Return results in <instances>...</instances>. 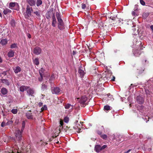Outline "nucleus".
<instances>
[{
  "label": "nucleus",
  "instance_id": "44",
  "mask_svg": "<svg viewBox=\"0 0 153 153\" xmlns=\"http://www.w3.org/2000/svg\"><path fill=\"white\" fill-rule=\"evenodd\" d=\"M86 5L84 3L82 4V9H85L86 7Z\"/></svg>",
  "mask_w": 153,
  "mask_h": 153
},
{
  "label": "nucleus",
  "instance_id": "25",
  "mask_svg": "<svg viewBox=\"0 0 153 153\" xmlns=\"http://www.w3.org/2000/svg\"><path fill=\"white\" fill-rule=\"evenodd\" d=\"M111 107L110 106L108 105H106L104 106V110L105 111H108L111 109Z\"/></svg>",
  "mask_w": 153,
  "mask_h": 153
},
{
  "label": "nucleus",
  "instance_id": "13",
  "mask_svg": "<svg viewBox=\"0 0 153 153\" xmlns=\"http://www.w3.org/2000/svg\"><path fill=\"white\" fill-rule=\"evenodd\" d=\"M27 3L31 6H35L36 1L34 0H27Z\"/></svg>",
  "mask_w": 153,
  "mask_h": 153
},
{
  "label": "nucleus",
  "instance_id": "10",
  "mask_svg": "<svg viewBox=\"0 0 153 153\" xmlns=\"http://www.w3.org/2000/svg\"><path fill=\"white\" fill-rule=\"evenodd\" d=\"M26 116L27 118L28 119H32L33 118V115H32L30 111L26 113Z\"/></svg>",
  "mask_w": 153,
  "mask_h": 153
},
{
  "label": "nucleus",
  "instance_id": "1",
  "mask_svg": "<svg viewBox=\"0 0 153 153\" xmlns=\"http://www.w3.org/2000/svg\"><path fill=\"white\" fill-rule=\"evenodd\" d=\"M56 15L58 22V28L60 30H62L65 28V25L60 15L58 12H56Z\"/></svg>",
  "mask_w": 153,
  "mask_h": 153
},
{
  "label": "nucleus",
  "instance_id": "46",
  "mask_svg": "<svg viewBox=\"0 0 153 153\" xmlns=\"http://www.w3.org/2000/svg\"><path fill=\"white\" fill-rule=\"evenodd\" d=\"M1 127H4V126H6V123H5V122H3L1 123Z\"/></svg>",
  "mask_w": 153,
  "mask_h": 153
},
{
  "label": "nucleus",
  "instance_id": "21",
  "mask_svg": "<svg viewBox=\"0 0 153 153\" xmlns=\"http://www.w3.org/2000/svg\"><path fill=\"white\" fill-rule=\"evenodd\" d=\"M1 92L3 95H5L7 93V91L5 88H3L1 90Z\"/></svg>",
  "mask_w": 153,
  "mask_h": 153
},
{
  "label": "nucleus",
  "instance_id": "43",
  "mask_svg": "<svg viewBox=\"0 0 153 153\" xmlns=\"http://www.w3.org/2000/svg\"><path fill=\"white\" fill-rule=\"evenodd\" d=\"M151 82H152L153 83V77L150 79L148 80V83H150Z\"/></svg>",
  "mask_w": 153,
  "mask_h": 153
},
{
  "label": "nucleus",
  "instance_id": "11",
  "mask_svg": "<svg viewBox=\"0 0 153 153\" xmlns=\"http://www.w3.org/2000/svg\"><path fill=\"white\" fill-rule=\"evenodd\" d=\"M56 23V19L55 18V14L53 13L52 16V25L53 27H55V24Z\"/></svg>",
  "mask_w": 153,
  "mask_h": 153
},
{
  "label": "nucleus",
  "instance_id": "9",
  "mask_svg": "<svg viewBox=\"0 0 153 153\" xmlns=\"http://www.w3.org/2000/svg\"><path fill=\"white\" fill-rule=\"evenodd\" d=\"M78 73L80 74V76L81 78L83 77L85 74L84 70H83V68L82 67H80L79 68L78 70Z\"/></svg>",
  "mask_w": 153,
  "mask_h": 153
},
{
  "label": "nucleus",
  "instance_id": "6",
  "mask_svg": "<svg viewBox=\"0 0 153 153\" xmlns=\"http://www.w3.org/2000/svg\"><path fill=\"white\" fill-rule=\"evenodd\" d=\"M61 90L59 87H55L52 90V92L53 94H58L60 92Z\"/></svg>",
  "mask_w": 153,
  "mask_h": 153
},
{
  "label": "nucleus",
  "instance_id": "22",
  "mask_svg": "<svg viewBox=\"0 0 153 153\" xmlns=\"http://www.w3.org/2000/svg\"><path fill=\"white\" fill-rule=\"evenodd\" d=\"M1 82L7 85H10V82L7 80L5 79H2L1 80Z\"/></svg>",
  "mask_w": 153,
  "mask_h": 153
},
{
  "label": "nucleus",
  "instance_id": "38",
  "mask_svg": "<svg viewBox=\"0 0 153 153\" xmlns=\"http://www.w3.org/2000/svg\"><path fill=\"white\" fill-rule=\"evenodd\" d=\"M47 108V107L46 105H45L43 107H42L41 109V111H43L44 110H46Z\"/></svg>",
  "mask_w": 153,
  "mask_h": 153
},
{
  "label": "nucleus",
  "instance_id": "37",
  "mask_svg": "<svg viewBox=\"0 0 153 153\" xmlns=\"http://www.w3.org/2000/svg\"><path fill=\"white\" fill-rule=\"evenodd\" d=\"M101 137L104 139H106L107 138V136L106 134H104L101 135Z\"/></svg>",
  "mask_w": 153,
  "mask_h": 153
},
{
  "label": "nucleus",
  "instance_id": "29",
  "mask_svg": "<svg viewBox=\"0 0 153 153\" xmlns=\"http://www.w3.org/2000/svg\"><path fill=\"white\" fill-rule=\"evenodd\" d=\"M149 15V13L147 12L144 13L143 15V17L144 19H146Z\"/></svg>",
  "mask_w": 153,
  "mask_h": 153
},
{
  "label": "nucleus",
  "instance_id": "17",
  "mask_svg": "<svg viewBox=\"0 0 153 153\" xmlns=\"http://www.w3.org/2000/svg\"><path fill=\"white\" fill-rule=\"evenodd\" d=\"M29 88V87L22 85L20 87V90L22 92H23L24 91L27 90Z\"/></svg>",
  "mask_w": 153,
  "mask_h": 153
},
{
  "label": "nucleus",
  "instance_id": "40",
  "mask_svg": "<svg viewBox=\"0 0 153 153\" xmlns=\"http://www.w3.org/2000/svg\"><path fill=\"white\" fill-rule=\"evenodd\" d=\"M145 92H146V94H147V95L148 96L149 95H150V93L149 90H146Z\"/></svg>",
  "mask_w": 153,
  "mask_h": 153
},
{
  "label": "nucleus",
  "instance_id": "63",
  "mask_svg": "<svg viewBox=\"0 0 153 153\" xmlns=\"http://www.w3.org/2000/svg\"><path fill=\"white\" fill-rule=\"evenodd\" d=\"M116 140L118 141V142H120L121 141V140H119V139H117V140Z\"/></svg>",
  "mask_w": 153,
  "mask_h": 153
},
{
  "label": "nucleus",
  "instance_id": "64",
  "mask_svg": "<svg viewBox=\"0 0 153 153\" xmlns=\"http://www.w3.org/2000/svg\"><path fill=\"white\" fill-rule=\"evenodd\" d=\"M3 74H4L5 75H6V72L5 71H4L3 72Z\"/></svg>",
  "mask_w": 153,
  "mask_h": 153
},
{
  "label": "nucleus",
  "instance_id": "20",
  "mask_svg": "<svg viewBox=\"0 0 153 153\" xmlns=\"http://www.w3.org/2000/svg\"><path fill=\"white\" fill-rule=\"evenodd\" d=\"M7 41L6 39H1L0 42V44H1L2 45H6L7 43Z\"/></svg>",
  "mask_w": 153,
  "mask_h": 153
},
{
  "label": "nucleus",
  "instance_id": "41",
  "mask_svg": "<svg viewBox=\"0 0 153 153\" xmlns=\"http://www.w3.org/2000/svg\"><path fill=\"white\" fill-rule=\"evenodd\" d=\"M12 123H13V121H8L6 123V125H9L10 124H12Z\"/></svg>",
  "mask_w": 153,
  "mask_h": 153
},
{
  "label": "nucleus",
  "instance_id": "7",
  "mask_svg": "<svg viewBox=\"0 0 153 153\" xmlns=\"http://www.w3.org/2000/svg\"><path fill=\"white\" fill-rule=\"evenodd\" d=\"M41 52V50L39 47H36L34 49L33 52L36 55H39L40 54Z\"/></svg>",
  "mask_w": 153,
  "mask_h": 153
},
{
  "label": "nucleus",
  "instance_id": "50",
  "mask_svg": "<svg viewBox=\"0 0 153 153\" xmlns=\"http://www.w3.org/2000/svg\"><path fill=\"white\" fill-rule=\"evenodd\" d=\"M11 24L13 26L14 25V21L13 20H12L11 22Z\"/></svg>",
  "mask_w": 153,
  "mask_h": 153
},
{
  "label": "nucleus",
  "instance_id": "31",
  "mask_svg": "<svg viewBox=\"0 0 153 153\" xmlns=\"http://www.w3.org/2000/svg\"><path fill=\"white\" fill-rule=\"evenodd\" d=\"M42 3V1L41 0H37L36 2V5L38 7L41 5Z\"/></svg>",
  "mask_w": 153,
  "mask_h": 153
},
{
  "label": "nucleus",
  "instance_id": "61",
  "mask_svg": "<svg viewBox=\"0 0 153 153\" xmlns=\"http://www.w3.org/2000/svg\"><path fill=\"white\" fill-rule=\"evenodd\" d=\"M111 95V94L110 93H109L108 94H107L106 95V96L107 97H109V96H110Z\"/></svg>",
  "mask_w": 153,
  "mask_h": 153
},
{
  "label": "nucleus",
  "instance_id": "59",
  "mask_svg": "<svg viewBox=\"0 0 153 153\" xmlns=\"http://www.w3.org/2000/svg\"><path fill=\"white\" fill-rule=\"evenodd\" d=\"M43 104L42 102H40L39 103V105L40 106H41Z\"/></svg>",
  "mask_w": 153,
  "mask_h": 153
},
{
  "label": "nucleus",
  "instance_id": "47",
  "mask_svg": "<svg viewBox=\"0 0 153 153\" xmlns=\"http://www.w3.org/2000/svg\"><path fill=\"white\" fill-rule=\"evenodd\" d=\"M33 114H35V116H37L38 114V112L36 110H35L33 112Z\"/></svg>",
  "mask_w": 153,
  "mask_h": 153
},
{
  "label": "nucleus",
  "instance_id": "51",
  "mask_svg": "<svg viewBox=\"0 0 153 153\" xmlns=\"http://www.w3.org/2000/svg\"><path fill=\"white\" fill-rule=\"evenodd\" d=\"M132 15L135 16H137V15H136V13H135V11H133L132 12Z\"/></svg>",
  "mask_w": 153,
  "mask_h": 153
},
{
  "label": "nucleus",
  "instance_id": "34",
  "mask_svg": "<svg viewBox=\"0 0 153 153\" xmlns=\"http://www.w3.org/2000/svg\"><path fill=\"white\" fill-rule=\"evenodd\" d=\"M69 120V117H66L64 118V121L65 122L67 123L68 122Z\"/></svg>",
  "mask_w": 153,
  "mask_h": 153
},
{
  "label": "nucleus",
  "instance_id": "56",
  "mask_svg": "<svg viewBox=\"0 0 153 153\" xmlns=\"http://www.w3.org/2000/svg\"><path fill=\"white\" fill-rule=\"evenodd\" d=\"M115 79V77L114 76H113V78L111 79L112 81H114Z\"/></svg>",
  "mask_w": 153,
  "mask_h": 153
},
{
  "label": "nucleus",
  "instance_id": "14",
  "mask_svg": "<svg viewBox=\"0 0 153 153\" xmlns=\"http://www.w3.org/2000/svg\"><path fill=\"white\" fill-rule=\"evenodd\" d=\"M13 70L14 72L16 74H17L21 71V69L19 66H17L14 67L13 68Z\"/></svg>",
  "mask_w": 153,
  "mask_h": 153
},
{
  "label": "nucleus",
  "instance_id": "42",
  "mask_svg": "<svg viewBox=\"0 0 153 153\" xmlns=\"http://www.w3.org/2000/svg\"><path fill=\"white\" fill-rule=\"evenodd\" d=\"M140 4L142 5H145V2L143 0H140Z\"/></svg>",
  "mask_w": 153,
  "mask_h": 153
},
{
  "label": "nucleus",
  "instance_id": "39",
  "mask_svg": "<svg viewBox=\"0 0 153 153\" xmlns=\"http://www.w3.org/2000/svg\"><path fill=\"white\" fill-rule=\"evenodd\" d=\"M146 140L148 141H149L150 142H151V138L149 137V136H147L146 137Z\"/></svg>",
  "mask_w": 153,
  "mask_h": 153
},
{
  "label": "nucleus",
  "instance_id": "48",
  "mask_svg": "<svg viewBox=\"0 0 153 153\" xmlns=\"http://www.w3.org/2000/svg\"><path fill=\"white\" fill-rule=\"evenodd\" d=\"M20 153L19 152H18L17 150L15 149L14 151H13L12 153Z\"/></svg>",
  "mask_w": 153,
  "mask_h": 153
},
{
  "label": "nucleus",
  "instance_id": "2",
  "mask_svg": "<svg viewBox=\"0 0 153 153\" xmlns=\"http://www.w3.org/2000/svg\"><path fill=\"white\" fill-rule=\"evenodd\" d=\"M9 7L11 9H13L16 10H18L19 9V6L16 2H10L9 5Z\"/></svg>",
  "mask_w": 153,
  "mask_h": 153
},
{
  "label": "nucleus",
  "instance_id": "8",
  "mask_svg": "<svg viewBox=\"0 0 153 153\" xmlns=\"http://www.w3.org/2000/svg\"><path fill=\"white\" fill-rule=\"evenodd\" d=\"M137 102L140 104H142L144 102L143 98L140 96H138L136 99Z\"/></svg>",
  "mask_w": 153,
  "mask_h": 153
},
{
  "label": "nucleus",
  "instance_id": "15",
  "mask_svg": "<svg viewBox=\"0 0 153 153\" xmlns=\"http://www.w3.org/2000/svg\"><path fill=\"white\" fill-rule=\"evenodd\" d=\"M141 53L140 51L138 50H135L133 51V54L136 56H139Z\"/></svg>",
  "mask_w": 153,
  "mask_h": 153
},
{
  "label": "nucleus",
  "instance_id": "58",
  "mask_svg": "<svg viewBox=\"0 0 153 153\" xmlns=\"http://www.w3.org/2000/svg\"><path fill=\"white\" fill-rule=\"evenodd\" d=\"M131 151V149H129L126 152H125V153H128Z\"/></svg>",
  "mask_w": 153,
  "mask_h": 153
},
{
  "label": "nucleus",
  "instance_id": "45",
  "mask_svg": "<svg viewBox=\"0 0 153 153\" xmlns=\"http://www.w3.org/2000/svg\"><path fill=\"white\" fill-rule=\"evenodd\" d=\"M43 76L44 75H42V76H40V77L39 78V81L41 82L42 80Z\"/></svg>",
  "mask_w": 153,
  "mask_h": 153
},
{
  "label": "nucleus",
  "instance_id": "62",
  "mask_svg": "<svg viewBox=\"0 0 153 153\" xmlns=\"http://www.w3.org/2000/svg\"><path fill=\"white\" fill-rule=\"evenodd\" d=\"M2 60L1 58L0 57V62H2Z\"/></svg>",
  "mask_w": 153,
  "mask_h": 153
},
{
  "label": "nucleus",
  "instance_id": "12",
  "mask_svg": "<svg viewBox=\"0 0 153 153\" xmlns=\"http://www.w3.org/2000/svg\"><path fill=\"white\" fill-rule=\"evenodd\" d=\"M95 150L97 152H99L102 150L101 147L100 145H97L95 146L94 148Z\"/></svg>",
  "mask_w": 153,
  "mask_h": 153
},
{
  "label": "nucleus",
  "instance_id": "32",
  "mask_svg": "<svg viewBox=\"0 0 153 153\" xmlns=\"http://www.w3.org/2000/svg\"><path fill=\"white\" fill-rule=\"evenodd\" d=\"M25 121H23L22 123V127L21 128V130L22 131L25 127Z\"/></svg>",
  "mask_w": 153,
  "mask_h": 153
},
{
  "label": "nucleus",
  "instance_id": "55",
  "mask_svg": "<svg viewBox=\"0 0 153 153\" xmlns=\"http://www.w3.org/2000/svg\"><path fill=\"white\" fill-rule=\"evenodd\" d=\"M27 36L29 38H30L31 37V35L30 34L28 33L27 34Z\"/></svg>",
  "mask_w": 153,
  "mask_h": 153
},
{
  "label": "nucleus",
  "instance_id": "23",
  "mask_svg": "<svg viewBox=\"0 0 153 153\" xmlns=\"http://www.w3.org/2000/svg\"><path fill=\"white\" fill-rule=\"evenodd\" d=\"M65 108L66 109H68L69 108H71V111L72 110V109L73 108V106L71 105L70 104H67L65 105Z\"/></svg>",
  "mask_w": 153,
  "mask_h": 153
},
{
  "label": "nucleus",
  "instance_id": "60",
  "mask_svg": "<svg viewBox=\"0 0 153 153\" xmlns=\"http://www.w3.org/2000/svg\"><path fill=\"white\" fill-rule=\"evenodd\" d=\"M98 134H99L101 135V134H102V132L101 131H99L98 132Z\"/></svg>",
  "mask_w": 153,
  "mask_h": 153
},
{
  "label": "nucleus",
  "instance_id": "26",
  "mask_svg": "<svg viewBox=\"0 0 153 153\" xmlns=\"http://www.w3.org/2000/svg\"><path fill=\"white\" fill-rule=\"evenodd\" d=\"M45 71V69L43 68H41L39 70V72L40 76L44 75V72Z\"/></svg>",
  "mask_w": 153,
  "mask_h": 153
},
{
  "label": "nucleus",
  "instance_id": "3",
  "mask_svg": "<svg viewBox=\"0 0 153 153\" xmlns=\"http://www.w3.org/2000/svg\"><path fill=\"white\" fill-rule=\"evenodd\" d=\"M88 99L87 97L85 96L77 98L76 101L81 104H84L86 105V102Z\"/></svg>",
  "mask_w": 153,
  "mask_h": 153
},
{
  "label": "nucleus",
  "instance_id": "27",
  "mask_svg": "<svg viewBox=\"0 0 153 153\" xmlns=\"http://www.w3.org/2000/svg\"><path fill=\"white\" fill-rule=\"evenodd\" d=\"M11 10L8 9H6L4 10L3 11V13L5 15H6L8 13H11Z\"/></svg>",
  "mask_w": 153,
  "mask_h": 153
},
{
  "label": "nucleus",
  "instance_id": "28",
  "mask_svg": "<svg viewBox=\"0 0 153 153\" xmlns=\"http://www.w3.org/2000/svg\"><path fill=\"white\" fill-rule=\"evenodd\" d=\"M34 63L36 65H37L39 64V59L38 58H36L33 61Z\"/></svg>",
  "mask_w": 153,
  "mask_h": 153
},
{
  "label": "nucleus",
  "instance_id": "53",
  "mask_svg": "<svg viewBox=\"0 0 153 153\" xmlns=\"http://www.w3.org/2000/svg\"><path fill=\"white\" fill-rule=\"evenodd\" d=\"M110 18L112 20H115V17H112V16H111L110 17Z\"/></svg>",
  "mask_w": 153,
  "mask_h": 153
},
{
  "label": "nucleus",
  "instance_id": "5",
  "mask_svg": "<svg viewBox=\"0 0 153 153\" xmlns=\"http://www.w3.org/2000/svg\"><path fill=\"white\" fill-rule=\"evenodd\" d=\"M31 10L32 11H33V10L32 9V8H30L29 5H27V6L26 8V13H27V15L26 16H27L28 17H29L31 15Z\"/></svg>",
  "mask_w": 153,
  "mask_h": 153
},
{
  "label": "nucleus",
  "instance_id": "24",
  "mask_svg": "<svg viewBox=\"0 0 153 153\" xmlns=\"http://www.w3.org/2000/svg\"><path fill=\"white\" fill-rule=\"evenodd\" d=\"M51 11H48L46 14V17L48 19H49L51 18Z\"/></svg>",
  "mask_w": 153,
  "mask_h": 153
},
{
  "label": "nucleus",
  "instance_id": "19",
  "mask_svg": "<svg viewBox=\"0 0 153 153\" xmlns=\"http://www.w3.org/2000/svg\"><path fill=\"white\" fill-rule=\"evenodd\" d=\"M14 52L12 50H10L8 53V56L9 57H12L14 56Z\"/></svg>",
  "mask_w": 153,
  "mask_h": 153
},
{
  "label": "nucleus",
  "instance_id": "30",
  "mask_svg": "<svg viewBox=\"0 0 153 153\" xmlns=\"http://www.w3.org/2000/svg\"><path fill=\"white\" fill-rule=\"evenodd\" d=\"M41 88L43 91L46 90L47 89V86L45 84H42Z\"/></svg>",
  "mask_w": 153,
  "mask_h": 153
},
{
  "label": "nucleus",
  "instance_id": "52",
  "mask_svg": "<svg viewBox=\"0 0 153 153\" xmlns=\"http://www.w3.org/2000/svg\"><path fill=\"white\" fill-rule=\"evenodd\" d=\"M81 132V129L80 128H78V129L77 130V132L78 133H80Z\"/></svg>",
  "mask_w": 153,
  "mask_h": 153
},
{
  "label": "nucleus",
  "instance_id": "36",
  "mask_svg": "<svg viewBox=\"0 0 153 153\" xmlns=\"http://www.w3.org/2000/svg\"><path fill=\"white\" fill-rule=\"evenodd\" d=\"M60 125L59 126L60 127L59 128V131L60 130V129H61L62 128V125H63V123L62 121H60Z\"/></svg>",
  "mask_w": 153,
  "mask_h": 153
},
{
  "label": "nucleus",
  "instance_id": "49",
  "mask_svg": "<svg viewBox=\"0 0 153 153\" xmlns=\"http://www.w3.org/2000/svg\"><path fill=\"white\" fill-rule=\"evenodd\" d=\"M106 145H104L103 146H102V147H101V149L102 150H103L105 148L107 147Z\"/></svg>",
  "mask_w": 153,
  "mask_h": 153
},
{
  "label": "nucleus",
  "instance_id": "54",
  "mask_svg": "<svg viewBox=\"0 0 153 153\" xmlns=\"http://www.w3.org/2000/svg\"><path fill=\"white\" fill-rule=\"evenodd\" d=\"M54 75H53L51 76V78L50 79V80H51V79H53L54 78Z\"/></svg>",
  "mask_w": 153,
  "mask_h": 153
},
{
  "label": "nucleus",
  "instance_id": "16",
  "mask_svg": "<svg viewBox=\"0 0 153 153\" xmlns=\"http://www.w3.org/2000/svg\"><path fill=\"white\" fill-rule=\"evenodd\" d=\"M27 92L29 95L33 96L34 93V91L32 89L30 88H29L27 90Z\"/></svg>",
  "mask_w": 153,
  "mask_h": 153
},
{
  "label": "nucleus",
  "instance_id": "33",
  "mask_svg": "<svg viewBox=\"0 0 153 153\" xmlns=\"http://www.w3.org/2000/svg\"><path fill=\"white\" fill-rule=\"evenodd\" d=\"M17 47V44L14 43L10 45V48H15Z\"/></svg>",
  "mask_w": 153,
  "mask_h": 153
},
{
  "label": "nucleus",
  "instance_id": "18",
  "mask_svg": "<svg viewBox=\"0 0 153 153\" xmlns=\"http://www.w3.org/2000/svg\"><path fill=\"white\" fill-rule=\"evenodd\" d=\"M33 13L34 14H35L36 15V16H37L36 17L37 18H40V17H41V15H40L41 11L40 10H38V11H34L33 12Z\"/></svg>",
  "mask_w": 153,
  "mask_h": 153
},
{
  "label": "nucleus",
  "instance_id": "57",
  "mask_svg": "<svg viewBox=\"0 0 153 153\" xmlns=\"http://www.w3.org/2000/svg\"><path fill=\"white\" fill-rule=\"evenodd\" d=\"M150 28L152 30V32H153V25H152L150 26Z\"/></svg>",
  "mask_w": 153,
  "mask_h": 153
},
{
  "label": "nucleus",
  "instance_id": "35",
  "mask_svg": "<svg viewBox=\"0 0 153 153\" xmlns=\"http://www.w3.org/2000/svg\"><path fill=\"white\" fill-rule=\"evenodd\" d=\"M17 112L18 111L17 109H13L11 110V112L14 114H16Z\"/></svg>",
  "mask_w": 153,
  "mask_h": 153
},
{
  "label": "nucleus",
  "instance_id": "4",
  "mask_svg": "<svg viewBox=\"0 0 153 153\" xmlns=\"http://www.w3.org/2000/svg\"><path fill=\"white\" fill-rule=\"evenodd\" d=\"M22 131H21L19 130H16L15 131V136L19 141H21L22 139Z\"/></svg>",
  "mask_w": 153,
  "mask_h": 153
}]
</instances>
